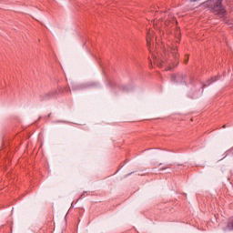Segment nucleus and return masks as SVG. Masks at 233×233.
I'll use <instances>...</instances> for the list:
<instances>
[{"label":"nucleus","mask_w":233,"mask_h":233,"mask_svg":"<svg viewBox=\"0 0 233 233\" xmlns=\"http://www.w3.org/2000/svg\"><path fill=\"white\" fill-rule=\"evenodd\" d=\"M62 88V93H60V96L63 95V94H66L68 92H70V87L68 86H64V87H61Z\"/></svg>","instance_id":"nucleus-7"},{"label":"nucleus","mask_w":233,"mask_h":233,"mask_svg":"<svg viewBox=\"0 0 233 233\" xmlns=\"http://www.w3.org/2000/svg\"><path fill=\"white\" fill-rule=\"evenodd\" d=\"M215 81H218L217 76L211 77V79L208 81V84H205L204 86H208L209 85H212V83H215Z\"/></svg>","instance_id":"nucleus-6"},{"label":"nucleus","mask_w":233,"mask_h":233,"mask_svg":"<svg viewBox=\"0 0 233 233\" xmlns=\"http://www.w3.org/2000/svg\"><path fill=\"white\" fill-rule=\"evenodd\" d=\"M184 63L187 65L188 63V57L184 60Z\"/></svg>","instance_id":"nucleus-9"},{"label":"nucleus","mask_w":233,"mask_h":233,"mask_svg":"<svg viewBox=\"0 0 233 233\" xmlns=\"http://www.w3.org/2000/svg\"><path fill=\"white\" fill-rule=\"evenodd\" d=\"M52 116V113H50L49 115H48V117H50Z\"/></svg>","instance_id":"nucleus-11"},{"label":"nucleus","mask_w":233,"mask_h":233,"mask_svg":"<svg viewBox=\"0 0 233 233\" xmlns=\"http://www.w3.org/2000/svg\"><path fill=\"white\" fill-rule=\"evenodd\" d=\"M227 126H223L222 128H226Z\"/></svg>","instance_id":"nucleus-12"},{"label":"nucleus","mask_w":233,"mask_h":233,"mask_svg":"<svg viewBox=\"0 0 233 233\" xmlns=\"http://www.w3.org/2000/svg\"><path fill=\"white\" fill-rule=\"evenodd\" d=\"M227 227L228 230H233V217L228 218Z\"/></svg>","instance_id":"nucleus-5"},{"label":"nucleus","mask_w":233,"mask_h":233,"mask_svg":"<svg viewBox=\"0 0 233 233\" xmlns=\"http://www.w3.org/2000/svg\"><path fill=\"white\" fill-rule=\"evenodd\" d=\"M170 167H172V165H167L165 166L164 167H160L159 170H167V168H170Z\"/></svg>","instance_id":"nucleus-8"},{"label":"nucleus","mask_w":233,"mask_h":233,"mask_svg":"<svg viewBox=\"0 0 233 233\" xmlns=\"http://www.w3.org/2000/svg\"><path fill=\"white\" fill-rule=\"evenodd\" d=\"M154 63L157 65L159 68L166 66V70H172L176 68L179 63V54H177V47L173 46L168 49H164L163 53L156 56L151 54Z\"/></svg>","instance_id":"nucleus-1"},{"label":"nucleus","mask_w":233,"mask_h":233,"mask_svg":"<svg viewBox=\"0 0 233 233\" xmlns=\"http://www.w3.org/2000/svg\"><path fill=\"white\" fill-rule=\"evenodd\" d=\"M146 40H147V46L149 52L152 53L150 46H152V43H154V30H152V29L147 30V35H146Z\"/></svg>","instance_id":"nucleus-3"},{"label":"nucleus","mask_w":233,"mask_h":233,"mask_svg":"<svg viewBox=\"0 0 233 233\" xmlns=\"http://www.w3.org/2000/svg\"><path fill=\"white\" fill-rule=\"evenodd\" d=\"M186 80H187V76L181 74L171 76L172 83H177V85H183V83H186Z\"/></svg>","instance_id":"nucleus-4"},{"label":"nucleus","mask_w":233,"mask_h":233,"mask_svg":"<svg viewBox=\"0 0 233 233\" xmlns=\"http://www.w3.org/2000/svg\"><path fill=\"white\" fill-rule=\"evenodd\" d=\"M190 1V3H196V1H198V0H189Z\"/></svg>","instance_id":"nucleus-10"},{"label":"nucleus","mask_w":233,"mask_h":233,"mask_svg":"<svg viewBox=\"0 0 233 233\" xmlns=\"http://www.w3.org/2000/svg\"><path fill=\"white\" fill-rule=\"evenodd\" d=\"M63 88L58 86L56 89H51L46 94L40 96V101H50V99L57 98V96H61Z\"/></svg>","instance_id":"nucleus-2"},{"label":"nucleus","mask_w":233,"mask_h":233,"mask_svg":"<svg viewBox=\"0 0 233 233\" xmlns=\"http://www.w3.org/2000/svg\"><path fill=\"white\" fill-rule=\"evenodd\" d=\"M149 63H152V60H151V59H149Z\"/></svg>","instance_id":"nucleus-13"}]
</instances>
